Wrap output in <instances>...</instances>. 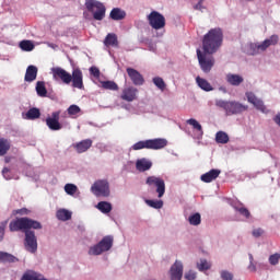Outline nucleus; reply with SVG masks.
<instances>
[{
    "mask_svg": "<svg viewBox=\"0 0 280 280\" xmlns=\"http://www.w3.org/2000/svg\"><path fill=\"white\" fill-rule=\"evenodd\" d=\"M32 229L40 231L43 224L27 217L13 220L9 224V231L11 233H16L19 231L24 233V248L27 253H31V255H35L38 250V238L36 237V232L32 231Z\"/></svg>",
    "mask_w": 280,
    "mask_h": 280,
    "instance_id": "f257e3e1",
    "label": "nucleus"
},
{
    "mask_svg": "<svg viewBox=\"0 0 280 280\" xmlns=\"http://www.w3.org/2000/svg\"><path fill=\"white\" fill-rule=\"evenodd\" d=\"M224 42V33L222 28L214 27L211 28L202 39V50L205 54L209 56H213V54H218L220 47H222V43Z\"/></svg>",
    "mask_w": 280,
    "mask_h": 280,
    "instance_id": "f03ea898",
    "label": "nucleus"
},
{
    "mask_svg": "<svg viewBox=\"0 0 280 280\" xmlns=\"http://www.w3.org/2000/svg\"><path fill=\"white\" fill-rule=\"evenodd\" d=\"M279 43V36L271 35L269 38L264 42H247L242 45L243 54L246 56H259V54H264L268 47H272V45H277Z\"/></svg>",
    "mask_w": 280,
    "mask_h": 280,
    "instance_id": "7ed1b4c3",
    "label": "nucleus"
},
{
    "mask_svg": "<svg viewBox=\"0 0 280 280\" xmlns=\"http://www.w3.org/2000/svg\"><path fill=\"white\" fill-rule=\"evenodd\" d=\"M215 106L224 109L228 116L242 115V113L248 110V105H244L237 101L217 100Z\"/></svg>",
    "mask_w": 280,
    "mask_h": 280,
    "instance_id": "20e7f679",
    "label": "nucleus"
},
{
    "mask_svg": "<svg viewBox=\"0 0 280 280\" xmlns=\"http://www.w3.org/2000/svg\"><path fill=\"white\" fill-rule=\"evenodd\" d=\"M114 238L112 235L104 236L98 243L91 245L88 249L90 257H100L113 248Z\"/></svg>",
    "mask_w": 280,
    "mask_h": 280,
    "instance_id": "39448f33",
    "label": "nucleus"
},
{
    "mask_svg": "<svg viewBox=\"0 0 280 280\" xmlns=\"http://www.w3.org/2000/svg\"><path fill=\"white\" fill-rule=\"evenodd\" d=\"M85 8L91 12L94 21H104L106 19V5L97 0H85Z\"/></svg>",
    "mask_w": 280,
    "mask_h": 280,
    "instance_id": "423d86ee",
    "label": "nucleus"
},
{
    "mask_svg": "<svg viewBox=\"0 0 280 280\" xmlns=\"http://www.w3.org/2000/svg\"><path fill=\"white\" fill-rule=\"evenodd\" d=\"M90 191L96 196V198H108L110 196V183H108V179L95 180Z\"/></svg>",
    "mask_w": 280,
    "mask_h": 280,
    "instance_id": "0eeeda50",
    "label": "nucleus"
},
{
    "mask_svg": "<svg viewBox=\"0 0 280 280\" xmlns=\"http://www.w3.org/2000/svg\"><path fill=\"white\" fill-rule=\"evenodd\" d=\"M197 58L201 71H203V73H210L215 65V58L212 56L207 57V54H205V51L202 52L200 49H197Z\"/></svg>",
    "mask_w": 280,
    "mask_h": 280,
    "instance_id": "6e6552de",
    "label": "nucleus"
},
{
    "mask_svg": "<svg viewBox=\"0 0 280 280\" xmlns=\"http://www.w3.org/2000/svg\"><path fill=\"white\" fill-rule=\"evenodd\" d=\"M50 73L55 82H62L66 85L71 84V73L67 72L63 68L52 67Z\"/></svg>",
    "mask_w": 280,
    "mask_h": 280,
    "instance_id": "1a4fd4ad",
    "label": "nucleus"
},
{
    "mask_svg": "<svg viewBox=\"0 0 280 280\" xmlns=\"http://www.w3.org/2000/svg\"><path fill=\"white\" fill-rule=\"evenodd\" d=\"M145 185L149 187H155L158 198H163V196H165V180L163 178L149 176L145 180Z\"/></svg>",
    "mask_w": 280,
    "mask_h": 280,
    "instance_id": "9d476101",
    "label": "nucleus"
},
{
    "mask_svg": "<svg viewBox=\"0 0 280 280\" xmlns=\"http://www.w3.org/2000/svg\"><path fill=\"white\" fill-rule=\"evenodd\" d=\"M145 185L149 187H155L158 198H163V196H165V180L163 178L149 176L145 180Z\"/></svg>",
    "mask_w": 280,
    "mask_h": 280,
    "instance_id": "9b49d317",
    "label": "nucleus"
},
{
    "mask_svg": "<svg viewBox=\"0 0 280 280\" xmlns=\"http://www.w3.org/2000/svg\"><path fill=\"white\" fill-rule=\"evenodd\" d=\"M149 25L152 30H163L165 27V16L159 11H152L148 16Z\"/></svg>",
    "mask_w": 280,
    "mask_h": 280,
    "instance_id": "f8f14e48",
    "label": "nucleus"
},
{
    "mask_svg": "<svg viewBox=\"0 0 280 280\" xmlns=\"http://www.w3.org/2000/svg\"><path fill=\"white\" fill-rule=\"evenodd\" d=\"M46 126L49 128V130L55 132L62 130V124H60V110L52 112L51 116L46 118Z\"/></svg>",
    "mask_w": 280,
    "mask_h": 280,
    "instance_id": "ddd939ff",
    "label": "nucleus"
},
{
    "mask_svg": "<svg viewBox=\"0 0 280 280\" xmlns=\"http://www.w3.org/2000/svg\"><path fill=\"white\" fill-rule=\"evenodd\" d=\"M245 96L249 104H253L256 110H260V113H267L266 105L261 98L257 97L253 92H246Z\"/></svg>",
    "mask_w": 280,
    "mask_h": 280,
    "instance_id": "4468645a",
    "label": "nucleus"
},
{
    "mask_svg": "<svg viewBox=\"0 0 280 280\" xmlns=\"http://www.w3.org/2000/svg\"><path fill=\"white\" fill-rule=\"evenodd\" d=\"M71 82L73 89H84V75L82 74V70L79 68L73 69L71 74Z\"/></svg>",
    "mask_w": 280,
    "mask_h": 280,
    "instance_id": "2eb2a0df",
    "label": "nucleus"
},
{
    "mask_svg": "<svg viewBox=\"0 0 280 280\" xmlns=\"http://www.w3.org/2000/svg\"><path fill=\"white\" fill-rule=\"evenodd\" d=\"M183 261L176 260L168 271L171 280H180L183 279Z\"/></svg>",
    "mask_w": 280,
    "mask_h": 280,
    "instance_id": "dca6fc26",
    "label": "nucleus"
},
{
    "mask_svg": "<svg viewBox=\"0 0 280 280\" xmlns=\"http://www.w3.org/2000/svg\"><path fill=\"white\" fill-rule=\"evenodd\" d=\"M127 74L135 86H143V82H145V80L143 79V75L135 68H127Z\"/></svg>",
    "mask_w": 280,
    "mask_h": 280,
    "instance_id": "f3484780",
    "label": "nucleus"
},
{
    "mask_svg": "<svg viewBox=\"0 0 280 280\" xmlns=\"http://www.w3.org/2000/svg\"><path fill=\"white\" fill-rule=\"evenodd\" d=\"M137 93H139L137 88L128 86L122 90L120 98H122L125 102H135V100H137Z\"/></svg>",
    "mask_w": 280,
    "mask_h": 280,
    "instance_id": "a211bd4d",
    "label": "nucleus"
},
{
    "mask_svg": "<svg viewBox=\"0 0 280 280\" xmlns=\"http://www.w3.org/2000/svg\"><path fill=\"white\" fill-rule=\"evenodd\" d=\"M149 150H163L167 145V139L165 138H155L148 140Z\"/></svg>",
    "mask_w": 280,
    "mask_h": 280,
    "instance_id": "6ab92c4d",
    "label": "nucleus"
},
{
    "mask_svg": "<svg viewBox=\"0 0 280 280\" xmlns=\"http://www.w3.org/2000/svg\"><path fill=\"white\" fill-rule=\"evenodd\" d=\"M186 124H188V126H191L195 130V139H202V137L205 136V131L202 130V125H200V122H198V120H196V118H190L188 120H186Z\"/></svg>",
    "mask_w": 280,
    "mask_h": 280,
    "instance_id": "aec40b11",
    "label": "nucleus"
},
{
    "mask_svg": "<svg viewBox=\"0 0 280 280\" xmlns=\"http://www.w3.org/2000/svg\"><path fill=\"white\" fill-rule=\"evenodd\" d=\"M225 81L228 82V84H230V86H240L244 83V77L230 72L225 74Z\"/></svg>",
    "mask_w": 280,
    "mask_h": 280,
    "instance_id": "412c9836",
    "label": "nucleus"
},
{
    "mask_svg": "<svg viewBox=\"0 0 280 280\" xmlns=\"http://www.w3.org/2000/svg\"><path fill=\"white\" fill-rule=\"evenodd\" d=\"M220 174H222V171L218 168H212L209 172L202 174L200 176V180H202V183H213V180H215V178H218Z\"/></svg>",
    "mask_w": 280,
    "mask_h": 280,
    "instance_id": "4be33fe9",
    "label": "nucleus"
},
{
    "mask_svg": "<svg viewBox=\"0 0 280 280\" xmlns=\"http://www.w3.org/2000/svg\"><path fill=\"white\" fill-rule=\"evenodd\" d=\"M232 207L233 209L240 213V215H242L243 218H245L246 220H248L250 218V211H248L246 209V207H244V203L240 202V201H232Z\"/></svg>",
    "mask_w": 280,
    "mask_h": 280,
    "instance_id": "5701e85b",
    "label": "nucleus"
},
{
    "mask_svg": "<svg viewBox=\"0 0 280 280\" xmlns=\"http://www.w3.org/2000/svg\"><path fill=\"white\" fill-rule=\"evenodd\" d=\"M38 77V68L36 66H28L26 68L24 80L25 82H34L36 78Z\"/></svg>",
    "mask_w": 280,
    "mask_h": 280,
    "instance_id": "b1692460",
    "label": "nucleus"
},
{
    "mask_svg": "<svg viewBox=\"0 0 280 280\" xmlns=\"http://www.w3.org/2000/svg\"><path fill=\"white\" fill-rule=\"evenodd\" d=\"M152 168V161L142 158L137 160L136 162V170H138V172H148V170Z\"/></svg>",
    "mask_w": 280,
    "mask_h": 280,
    "instance_id": "393cba45",
    "label": "nucleus"
},
{
    "mask_svg": "<svg viewBox=\"0 0 280 280\" xmlns=\"http://www.w3.org/2000/svg\"><path fill=\"white\" fill-rule=\"evenodd\" d=\"M91 145H93V140L85 139V140L78 142L74 145V148L79 154H82V153L86 152L91 148Z\"/></svg>",
    "mask_w": 280,
    "mask_h": 280,
    "instance_id": "a878e982",
    "label": "nucleus"
},
{
    "mask_svg": "<svg viewBox=\"0 0 280 280\" xmlns=\"http://www.w3.org/2000/svg\"><path fill=\"white\" fill-rule=\"evenodd\" d=\"M23 119H27L30 121H34V119L40 118V109L37 107L30 108L27 113L22 114Z\"/></svg>",
    "mask_w": 280,
    "mask_h": 280,
    "instance_id": "bb28decb",
    "label": "nucleus"
},
{
    "mask_svg": "<svg viewBox=\"0 0 280 280\" xmlns=\"http://www.w3.org/2000/svg\"><path fill=\"white\" fill-rule=\"evenodd\" d=\"M109 19L112 21H124L126 19V12L120 8H114L109 13Z\"/></svg>",
    "mask_w": 280,
    "mask_h": 280,
    "instance_id": "cd10ccee",
    "label": "nucleus"
},
{
    "mask_svg": "<svg viewBox=\"0 0 280 280\" xmlns=\"http://www.w3.org/2000/svg\"><path fill=\"white\" fill-rule=\"evenodd\" d=\"M16 261H19L16 256L8 252H0V264H16Z\"/></svg>",
    "mask_w": 280,
    "mask_h": 280,
    "instance_id": "c85d7f7f",
    "label": "nucleus"
},
{
    "mask_svg": "<svg viewBox=\"0 0 280 280\" xmlns=\"http://www.w3.org/2000/svg\"><path fill=\"white\" fill-rule=\"evenodd\" d=\"M95 208L101 211V213H104L105 215H108L110 211H113V203L108 201H100Z\"/></svg>",
    "mask_w": 280,
    "mask_h": 280,
    "instance_id": "c756f323",
    "label": "nucleus"
},
{
    "mask_svg": "<svg viewBox=\"0 0 280 280\" xmlns=\"http://www.w3.org/2000/svg\"><path fill=\"white\" fill-rule=\"evenodd\" d=\"M196 82H197V86H199L201 91H206L207 93H209L210 91H213V86L206 79L197 77Z\"/></svg>",
    "mask_w": 280,
    "mask_h": 280,
    "instance_id": "7c9ffc66",
    "label": "nucleus"
},
{
    "mask_svg": "<svg viewBox=\"0 0 280 280\" xmlns=\"http://www.w3.org/2000/svg\"><path fill=\"white\" fill-rule=\"evenodd\" d=\"M105 47H118L119 42L117 40V35L114 33H108L104 40Z\"/></svg>",
    "mask_w": 280,
    "mask_h": 280,
    "instance_id": "2f4dec72",
    "label": "nucleus"
},
{
    "mask_svg": "<svg viewBox=\"0 0 280 280\" xmlns=\"http://www.w3.org/2000/svg\"><path fill=\"white\" fill-rule=\"evenodd\" d=\"M72 212L67 209H59L56 213V217L61 222H67L71 220Z\"/></svg>",
    "mask_w": 280,
    "mask_h": 280,
    "instance_id": "473e14b6",
    "label": "nucleus"
},
{
    "mask_svg": "<svg viewBox=\"0 0 280 280\" xmlns=\"http://www.w3.org/2000/svg\"><path fill=\"white\" fill-rule=\"evenodd\" d=\"M35 91L38 97H47V88L44 81H38L35 86Z\"/></svg>",
    "mask_w": 280,
    "mask_h": 280,
    "instance_id": "72a5a7b5",
    "label": "nucleus"
},
{
    "mask_svg": "<svg viewBox=\"0 0 280 280\" xmlns=\"http://www.w3.org/2000/svg\"><path fill=\"white\" fill-rule=\"evenodd\" d=\"M215 142L221 143L222 145L229 142V133L224 131H218L215 133Z\"/></svg>",
    "mask_w": 280,
    "mask_h": 280,
    "instance_id": "f704fd0d",
    "label": "nucleus"
},
{
    "mask_svg": "<svg viewBox=\"0 0 280 280\" xmlns=\"http://www.w3.org/2000/svg\"><path fill=\"white\" fill-rule=\"evenodd\" d=\"M10 150V141L4 138H0V156H5Z\"/></svg>",
    "mask_w": 280,
    "mask_h": 280,
    "instance_id": "c9c22d12",
    "label": "nucleus"
},
{
    "mask_svg": "<svg viewBox=\"0 0 280 280\" xmlns=\"http://www.w3.org/2000/svg\"><path fill=\"white\" fill-rule=\"evenodd\" d=\"M101 84L106 91H119V85L115 81H103Z\"/></svg>",
    "mask_w": 280,
    "mask_h": 280,
    "instance_id": "e433bc0d",
    "label": "nucleus"
},
{
    "mask_svg": "<svg viewBox=\"0 0 280 280\" xmlns=\"http://www.w3.org/2000/svg\"><path fill=\"white\" fill-rule=\"evenodd\" d=\"M145 205L152 209H163V200L147 199Z\"/></svg>",
    "mask_w": 280,
    "mask_h": 280,
    "instance_id": "4c0bfd02",
    "label": "nucleus"
},
{
    "mask_svg": "<svg viewBox=\"0 0 280 280\" xmlns=\"http://www.w3.org/2000/svg\"><path fill=\"white\" fill-rule=\"evenodd\" d=\"M20 49L22 51H34V43L32 40L20 42Z\"/></svg>",
    "mask_w": 280,
    "mask_h": 280,
    "instance_id": "58836bf2",
    "label": "nucleus"
},
{
    "mask_svg": "<svg viewBox=\"0 0 280 280\" xmlns=\"http://www.w3.org/2000/svg\"><path fill=\"white\" fill-rule=\"evenodd\" d=\"M130 150H149V144H148V140H140L138 142H136Z\"/></svg>",
    "mask_w": 280,
    "mask_h": 280,
    "instance_id": "ea45409f",
    "label": "nucleus"
},
{
    "mask_svg": "<svg viewBox=\"0 0 280 280\" xmlns=\"http://www.w3.org/2000/svg\"><path fill=\"white\" fill-rule=\"evenodd\" d=\"M188 222L191 226H198L200 222H202V218L200 217V213L196 212L188 218Z\"/></svg>",
    "mask_w": 280,
    "mask_h": 280,
    "instance_id": "a19ab883",
    "label": "nucleus"
},
{
    "mask_svg": "<svg viewBox=\"0 0 280 280\" xmlns=\"http://www.w3.org/2000/svg\"><path fill=\"white\" fill-rule=\"evenodd\" d=\"M63 189L68 196H72V197L75 196V194H78L79 191L75 184H66Z\"/></svg>",
    "mask_w": 280,
    "mask_h": 280,
    "instance_id": "79ce46f5",
    "label": "nucleus"
},
{
    "mask_svg": "<svg viewBox=\"0 0 280 280\" xmlns=\"http://www.w3.org/2000/svg\"><path fill=\"white\" fill-rule=\"evenodd\" d=\"M153 84L159 89L160 91H165V81L161 77H154L152 80Z\"/></svg>",
    "mask_w": 280,
    "mask_h": 280,
    "instance_id": "37998d69",
    "label": "nucleus"
},
{
    "mask_svg": "<svg viewBox=\"0 0 280 280\" xmlns=\"http://www.w3.org/2000/svg\"><path fill=\"white\" fill-rule=\"evenodd\" d=\"M197 268L200 272H205V270H209V268H211V264H209L207 259H201L199 262H197Z\"/></svg>",
    "mask_w": 280,
    "mask_h": 280,
    "instance_id": "c03bdc74",
    "label": "nucleus"
},
{
    "mask_svg": "<svg viewBox=\"0 0 280 280\" xmlns=\"http://www.w3.org/2000/svg\"><path fill=\"white\" fill-rule=\"evenodd\" d=\"M81 108L78 105H70L67 109L68 115H70V117H75V115H79V113H81Z\"/></svg>",
    "mask_w": 280,
    "mask_h": 280,
    "instance_id": "a18cd8bd",
    "label": "nucleus"
},
{
    "mask_svg": "<svg viewBox=\"0 0 280 280\" xmlns=\"http://www.w3.org/2000/svg\"><path fill=\"white\" fill-rule=\"evenodd\" d=\"M268 261H269L270 266H278V264L280 261V253H275V254L270 255Z\"/></svg>",
    "mask_w": 280,
    "mask_h": 280,
    "instance_id": "49530a36",
    "label": "nucleus"
},
{
    "mask_svg": "<svg viewBox=\"0 0 280 280\" xmlns=\"http://www.w3.org/2000/svg\"><path fill=\"white\" fill-rule=\"evenodd\" d=\"M8 228V220L0 222V242L5 237V229Z\"/></svg>",
    "mask_w": 280,
    "mask_h": 280,
    "instance_id": "de8ad7c7",
    "label": "nucleus"
},
{
    "mask_svg": "<svg viewBox=\"0 0 280 280\" xmlns=\"http://www.w3.org/2000/svg\"><path fill=\"white\" fill-rule=\"evenodd\" d=\"M221 279L222 280H232L233 273L230 272L229 270H221Z\"/></svg>",
    "mask_w": 280,
    "mask_h": 280,
    "instance_id": "09e8293b",
    "label": "nucleus"
},
{
    "mask_svg": "<svg viewBox=\"0 0 280 280\" xmlns=\"http://www.w3.org/2000/svg\"><path fill=\"white\" fill-rule=\"evenodd\" d=\"M202 3H205V0H199L198 3L194 5V9L198 10L199 12H205L207 7H205Z\"/></svg>",
    "mask_w": 280,
    "mask_h": 280,
    "instance_id": "8fccbe9b",
    "label": "nucleus"
},
{
    "mask_svg": "<svg viewBox=\"0 0 280 280\" xmlns=\"http://www.w3.org/2000/svg\"><path fill=\"white\" fill-rule=\"evenodd\" d=\"M2 176L5 180H12V175L10 174V168L4 167L2 170Z\"/></svg>",
    "mask_w": 280,
    "mask_h": 280,
    "instance_id": "3c124183",
    "label": "nucleus"
},
{
    "mask_svg": "<svg viewBox=\"0 0 280 280\" xmlns=\"http://www.w3.org/2000/svg\"><path fill=\"white\" fill-rule=\"evenodd\" d=\"M252 235L253 237H261L264 235V230L261 228H258V229H254L252 231Z\"/></svg>",
    "mask_w": 280,
    "mask_h": 280,
    "instance_id": "603ef678",
    "label": "nucleus"
},
{
    "mask_svg": "<svg viewBox=\"0 0 280 280\" xmlns=\"http://www.w3.org/2000/svg\"><path fill=\"white\" fill-rule=\"evenodd\" d=\"M185 279L186 280H195L196 279V271L189 270L188 272L185 273Z\"/></svg>",
    "mask_w": 280,
    "mask_h": 280,
    "instance_id": "864d4df0",
    "label": "nucleus"
},
{
    "mask_svg": "<svg viewBox=\"0 0 280 280\" xmlns=\"http://www.w3.org/2000/svg\"><path fill=\"white\" fill-rule=\"evenodd\" d=\"M90 73H91V75H93L94 78H100V68H97V67H91V68H90Z\"/></svg>",
    "mask_w": 280,
    "mask_h": 280,
    "instance_id": "5fc2aeb1",
    "label": "nucleus"
},
{
    "mask_svg": "<svg viewBox=\"0 0 280 280\" xmlns=\"http://www.w3.org/2000/svg\"><path fill=\"white\" fill-rule=\"evenodd\" d=\"M273 121L277 126H279L280 128V113H278L275 117H273Z\"/></svg>",
    "mask_w": 280,
    "mask_h": 280,
    "instance_id": "6e6d98bb",
    "label": "nucleus"
},
{
    "mask_svg": "<svg viewBox=\"0 0 280 280\" xmlns=\"http://www.w3.org/2000/svg\"><path fill=\"white\" fill-rule=\"evenodd\" d=\"M47 47H50V49H58V45L54 44V43H46Z\"/></svg>",
    "mask_w": 280,
    "mask_h": 280,
    "instance_id": "4d7b16f0",
    "label": "nucleus"
},
{
    "mask_svg": "<svg viewBox=\"0 0 280 280\" xmlns=\"http://www.w3.org/2000/svg\"><path fill=\"white\" fill-rule=\"evenodd\" d=\"M248 270H250L252 272H255V270H257V267L255 266V264L249 262Z\"/></svg>",
    "mask_w": 280,
    "mask_h": 280,
    "instance_id": "13d9d810",
    "label": "nucleus"
},
{
    "mask_svg": "<svg viewBox=\"0 0 280 280\" xmlns=\"http://www.w3.org/2000/svg\"><path fill=\"white\" fill-rule=\"evenodd\" d=\"M219 91H220L221 93H229V90H228L226 86H224V85L220 86V88H219Z\"/></svg>",
    "mask_w": 280,
    "mask_h": 280,
    "instance_id": "bf43d9fd",
    "label": "nucleus"
},
{
    "mask_svg": "<svg viewBox=\"0 0 280 280\" xmlns=\"http://www.w3.org/2000/svg\"><path fill=\"white\" fill-rule=\"evenodd\" d=\"M253 254H249V264H253Z\"/></svg>",
    "mask_w": 280,
    "mask_h": 280,
    "instance_id": "052dcab7",
    "label": "nucleus"
},
{
    "mask_svg": "<svg viewBox=\"0 0 280 280\" xmlns=\"http://www.w3.org/2000/svg\"><path fill=\"white\" fill-rule=\"evenodd\" d=\"M122 108H125L126 110H128V105L122 106Z\"/></svg>",
    "mask_w": 280,
    "mask_h": 280,
    "instance_id": "680f3d73",
    "label": "nucleus"
},
{
    "mask_svg": "<svg viewBox=\"0 0 280 280\" xmlns=\"http://www.w3.org/2000/svg\"><path fill=\"white\" fill-rule=\"evenodd\" d=\"M5 163H10V160L8 158H5Z\"/></svg>",
    "mask_w": 280,
    "mask_h": 280,
    "instance_id": "e2e57ef3",
    "label": "nucleus"
},
{
    "mask_svg": "<svg viewBox=\"0 0 280 280\" xmlns=\"http://www.w3.org/2000/svg\"><path fill=\"white\" fill-rule=\"evenodd\" d=\"M255 176H257V174H252V178H255Z\"/></svg>",
    "mask_w": 280,
    "mask_h": 280,
    "instance_id": "0e129e2a",
    "label": "nucleus"
}]
</instances>
